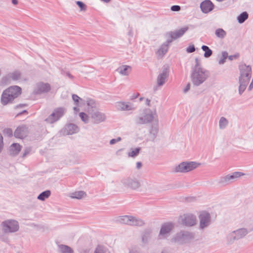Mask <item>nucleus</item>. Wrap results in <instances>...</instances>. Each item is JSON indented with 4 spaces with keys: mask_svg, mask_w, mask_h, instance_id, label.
I'll return each mask as SVG.
<instances>
[{
    "mask_svg": "<svg viewBox=\"0 0 253 253\" xmlns=\"http://www.w3.org/2000/svg\"><path fill=\"white\" fill-rule=\"evenodd\" d=\"M173 228V224L170 222L164 223L160 230L159 237L165 238Z\"/></svg>",
    "mask_w": 253,
    "mask_h": 253,
    "instance_id": "nucleus-19",
    "label": "nucleus"
},
{
    "mask_svg": "<svg viewBox=\"0 0 253 253\" xmlns=\"http://www.w3.org/2000/svg\"><path fill=\"white\" fill-rule=\"evenodd\" d=\"M4 133L8 136H10L12 135V130L10 128L5 129L4 130Z\"/></svg>",
    "mask_w": 253,
    "mask_h": 253,
    "instance_id": "nucleus-44",
    "label": "nucleus"
},
{
    "mask_svg": "<svg viewBox=\"0 0 253 253\" xmlns=\"http://www.w3.org/2000/svg\"><path fill=\"white\" fill-rule=\"evenodd\" d=\"M146 101H147V105H149V103H150V100H149L148 99H147V100H146Z\"/></svg>",
    "mask_w": 253,
    "mask_h": 253,
    "instance_id": "nucleus-57",
    "label": "nucleus"
},
{
    "mask_svg": "<svg viewBox=\"0 0 253 253\" xmlns=\"http://www.w3.org/2000/svg\"><path fill=\"white\" fill-rule=\"evenodd\" d=\"M86 194L83 191H75L70 193L69 195V197L73 199H81L86 197Z\"/></svg>",
    "mask_w": 253,
    "mask_h": 253,
    "instance_id": "nucleus-28",
    "label": "nucleus"
},
{
    "mask_svg": "<svg viewBox=\"0 0 253 253\" xmlns=\"http://www.w3.org/2000/svg\"><path fill=\"white\" fill-rule=\"evenodd\" d=\"M94 253H104V250L103 247L98 246L95 249Z\"/></svg>",
    "mask_w": 253,
    "mask_h": 253,
    "instance_id": "nucleus-41",
    "label": "nucleus"
},
{
    "mask_svg": "<svg viewBox=\"0 0 253 253\" xmlns=\"http://www.w3.org/2000/svg\"><path fill=\"white\" fill-rule=\"evenodd\" d=\"M201 8L203 12L208 13L212 10L213 4L211 1L207 0L202 2Z\"/></svg>",
    "mask_w": 253,
    "mask_h": 253,
    "instance_id": "nucleus-24",
    "label": "nucleus"
},
{
    "mask_svg": "<svg viewBox=\"0 0 253 253\" xmlns=\"http://www.w3.org/2000/svg\"><path fill=\"white\" fill-rule=\"evenodd\" d=\"M11 1H12V3L14 5H16L18 4V0H11Z\"/></svg>",
    "mask_w": 253,
    "mask_h": 253,
    "instance_id": "nucleus-51",
    "label": "nucleus"
},
{
    "mask_svg": "<svg viewBox=\"0 0 253 253\" xmlns=\"http://www.w3.org/2000/svg\"><path fill=\"white\" fill-rule=\"evenodd\" d=\"M51 195V192L49 190H46L43 192H42L41 194H40L38 197V199L39 200L43 201L45 199H47Z\"/></svg>",
    "mask_w": 253,
    "mask_h": 253,
    "instance_id": "nucleus-31",
    "label": "nucleus"
},
{
    "mask_svg": "<svg viewBox=\"0 0 253 253\" xmlns=\"http://www.w3.org/2000/svg\"><path fill=\"white\" fill-rule=\"evenodd\" d=\"M115 107L118 111H130L134 109L131 103L123 101L116 102L115 104Z\"/></svg>",
    "mask_w": 253,
    "mask_h": 253,
    "instance_id": "nucleus-15",
    "label": "nucleus"
},
{
    "mask_svg": "<svg viewBox=\"0 0 253 253\" xmlns=\"http://www.w3.org/2000/svg\"><path fill=\"white\" fill-rule=\"evenodd\" d=\"M156 118H158L156 114H153L150 110H146L136 118V122L138 124H145L153 120L155 122Z\"/></svg>",
    "mask_w": 253,
    "mask_h": 253,
    "instance_id": "nucleus-5",
    "label": "nucleus"
},
{
    "mask_svg": "<svg viewBox=\"0 0 253 253\" xmlns=\"http://www.w3.org/2000/svg\"><path fill=\"white\" fill-rule=\"evenodd\" d=\"M119 221L122 223L133 226H142L144 224L141 219L129 215L120 216Z\"/></svg>",
    "mask_w": 253,
    "mask_h": 253,
    "instance_id": "nucleus-7",
    "label": "nucleus"
},
{
    "mask_svg": "<svg viewBox=\"0 0 253 253\" xmlns=\"http://www.w3.org/2000/svg\"><path fill=\"white\" fill-rule=\"evenodd\" d=\"M142 167V164L141 162H137L136 163V168L137 169H140Z\"/></svg>",
    "mask_w": 253,
    "mask_h": 253,
    "instance_id": "nucleus-49",
    "label": "nucleus"
},
{
    "mask_svg": "<svg viewBox=\"0 0 253 253\" xmlns=\"http://www.w3.org/2000/svg\"><path fill=\"white\" fill-rule=\"evenodd\" d=\"M239 57V54H236V55H231L229 57V59L230 60H233L234 59H236L238 57Z\"/></svg>",
    "mask_w": 253,
    "mask_h": 253,
    "instance_id": "nucleus-47",
    "label": "nucleus"
},
{
    "mask_svg": "<svg viewBox=\"0 0 253 253\" xmlns=\"http://www.w3.org/2000/svg\"><path fill=\"white\" fill-rule=\"evenodd\" d=\"M131 66L123 65L118 67L117 71L122 75L127 76L131 72Z\"/></svg>",
    "mask_w": 253,
    "mask_h": 253,
    "instance_id": "nucleus-25",
    "label": "nucleus"
},
{
    "mask_svg": "<svg viewBox=\"0 0 253 253\" xmlns=\"http://www.w3.org/2000/svg\"><path fill=\"white\" fill-rule=\"evenodd\" d=\"M190 89V84H188L184 89V92H187Z\"/></svg>",
    "mask_w": 253,
    "mask_h": 253,
    "instance_id": "nucleus-54",
    "label": "nucleus"
},
{
    "mask_svg": "<svg viewBox=\"0 0 253 253\" xmlns=\"http://www.w3.org/2000/svg\"><path fill=\"white\" fill-rule=\"evenodd\" d=\"M215 35L219 38H223L226 35V32L222 29H217L215 32Z\"/></svg>",
    "mask_w": 253,
    "mask_h": 253,
    "instance_id": "nucleus-33",
    "label": "nucleus"
},
{
    "mask_svg": "<svg viewBox=\"0 0 253 253\" xmlns=\"http://www.w3.org/2000/svg\"><path fill=\"white\" fill-rule=\"evenodd\" d=\"M67 76H68L69 78H73L72 76L70 74H69V73H67Z\"/></svg>",
    "mask_w": 253,
    "mask_h": 253,
    "instance_id": "nucleus-55",
    "label": "nucleus"
},
{
    "mask_svg": "<svg viewBox=\"0 0 253 253\" xmlns=\"http://www.w3.org/2000/svg\"><path fill=\"white\" fill-rule=\"evenodd\" d=\"M170 9L173 11H179L181 9V7L179 5H173L171 7Z\"/></svg>",
    "mask_w": 253,
    "mask_h": 253,
    "instance_id": "nucleus-42",
    "label": "nucleus"
},
{
    "mask_svg": "<svg viewBox=\"0 0 253 253\" xmlns=\"http://www.w3.org/2000/svg\"><path fill=\"white\" fill-rule=\"evenodd\" d=\"M121 138L120 137H118L117 139H113L110 140V144H111V145L114 144L116 142L121 141Z\"/></svg>",
    "mask_w": 253,
    "mask_h": 253,
    "instance_id": "nucleus-45",
    "label": "nucleus"
},
{
    "mask_svg": "<svg viewBox=\"0 0 253 253\" xmlns=\"http://www.w3.org/2000/svg\"><path fill=\"white\" fill-rule=\"evenodd\" d=\"M195 50V47L193 45H189L186 49V51L188 53H191L194 52Z\"/></svg>",
    "mask_w": 253,
    "mask_h": 253,
    "instance_id": "nucleus-43",
    "label": "nucleus"
},
{
    "mask_svg": "<svg viewBox=\"0 0 253 253\" xmlns=\"http://www.w3.org/2000/svg\"><path fill=\"white\" fill-rule=\"evenodd\" d=\"M225 59L223 58H222L221 59H220V60L219 61V63L220 64H223L225 61Z\"/></svg>",
    "mask_w": 253,
    "mask_h": 253,
    "instance_id": "nucleus-52",
    "label": "nucleus"
},
{
    "mask_svg": "<svg viewBox=\"0 0 253 253\" xmlns=\"http://www.w3.org/2000/svg\"><path fill=\"white\" fill-rule=\"evenodd\" d=\"M248 17V14L244 12L238 17V20L240 23H243Z\"/></svg>",
    "mask_w": 253,
    "mask_h": 253,
    "instance_id": "nucleus-36",
    "label": "nucleus"
},
{
    "mask_svg": "<svg viewBox=\"0 0 253 253\" xmlns=\"http://www.w3.org/2000/svg\"><path fill=\"white\" fill-rule=\"evenodd\" d=\"M50 85L48 83L40 82L37 84L35 91L37 93L47 92L50 90Z\"/></svg>",
    "mask_w": 253,
    "mask_h": 253,
    "instance_id": "nucleus-21",
    "label": "nucleus"
},
{
    "mask_svg": "<svg viewBox=\"0 0 253 253\" xmlns=\"http://www.w3.org/2000/svg\"><path fill=\"white\" fill-rule=\"evenodd\" d=\"M202 49L205 51L204 56L206 58H208L211 55L212 52L208 46L203 45Z\"/></svg>",
    "mask_w": 253,
    "mask_h": 253,
    "instance_id": "nucleus-32",
    "label": "nucleus"
},
{
    "mask_svg": "<svg viewBox=\"0 0 253 253\" xmlns=\"http://www.w3.org/2000/svg\"><path fill=\"white\" fill-rule=\"evenodd\" d=\"M159 131L158 119L156 118L150 129L148 138V141H153L155 139Z\"/></svg>",
    "mask_w": 253,
    "mask_h": 253,
    "instance_id": "nucleus-13",
    "label": "nucleus"
},
{
    "mask_svg": "<svg viewBox=\"0 0 253 253\" xmlns=\"http://www.w3.org/2000/svg\"><path fill=\"white\" fill-rule=\"evenodd\" d=\"M201 166L200 163L194 161H186L180 163L173 168L176 172L186 173L198 168Z\"/></svg>",
    "mask_w": 253,
    "mask_h": 253,
    "instance_id": "nucleus-4",
    "label": "nucleus"
},
{
    "mask_svg": "<svg viewBox=\"0 0 253 253\" xmlns=\"http://www.w3.org/2000/svg\"><path fill=\"white\" fill-rule=\"evenodd\" d=\"M8 81H18L22 79V74L20 71L15 70L9 73L5 77Z\"/></svg>",
    "mask_w": 253,
    "mask_h": 253,
    "instance_id": "nucleus-23",
    "label": "nucleus"
},
{
    "mask_svg": "<svg viewBox=\"0 0 253 253\" xmlns=\"http://www.w3.org/2000/svg\"><path fill=\"white\" fill-rule=\"evenodd\" d=\"M169 76V70L168 68H164L160 73L157 79V84L159 86H162L166 83Z\"/></svg>",
    "mask_w": 253,
    "mask_h": 253,
    "instance_id": "nucleus-16",
    "label": "nucleus"
},
{
    "mask_svg": "<svg viewBox=\"0 0 253 253\" xmlns=\"http://www.w3.org/2000/svg\"><path fill=\"white\" fill-rule=\"evenodd\" d=\"M179 220L183 224L188 226H194L197 223L196 216L191 213H186L180 216Z\"/></svg>",
    "mask_w": 253,
    "mask_h": 253,
    "instance_id": "nucleus-9",
    "label": "nucleus"
},
{
    "mask_svg": "<svg viewBox=\"0 0 253 253\" xmlns=\"http://www.w3.org/2000/svg\"><path fill=\"white\" fill-rule=\"evenodd\" d=\"M222 58L226 59L228 56V53L226 52H223L222 53Z\"/></svg>",
    "mask_w": 253,
    "mask_h": 253,
    "instance_id": "nucleus-50",
    "label": "nucleus"
},
{
    "mask_svg": "<svg viewBox=\"0 0 253 253\" xmlns=\"http://www.w3.org/2000/svg\"><path fill=\"white\" fill-rule=\"evenodd\" d=\"M58 251L60 253H74L73 250L65 245H59Z\"/></svg>",
    "mask_w": 253,
    "mask_h": 253,
    "instance_id": "nucleus-29",
    "label": "nucleus"
},
{
    "mask_svg": "<svg viewBox=\"0 0 253 253\" xmlns=\"http://www.w3.org/2000/svg\"><path fill=\"white\" fill-rule=\"evenodd\" d=\"M79 128L77 126L74 124H69L67 125L64 130V133L66 134H72L78 132Z\"/></svg>",
    "mask_w": 253,
    "mask_h": 253,
    "instance_id": "nucleus-26",
    "label": "nucleus"
},
{
    "mask_svg": "<svg viewBox=\"0 0 253 253\" xmlns=\"http://www.w3.org/2000/svg\"><path fill=\"white\" fill-rule=\"evenodd\" d=\"M29 132L28 127L25 125L19 126L14 132V136L16 138L22 139L26 137Z\"/></svg>",
    "mask_w": 253,
    "mask_h": 253,
    "instance_id": "nucleus-18",
    "label": "nucleus"
},
{
    "mask_svg": "<svg viewBox=\"0 0 253 253\" xmlns=\"http://www.w3.org/2000/svg\"><path fill=\"white\" fill-rule=\"evenodd\" d=\"M21 93V88L18 86H11L5 90L1 96L2 104L6 105L17 97Z\"/></svg>",
    "mask_w": 253,
    "mask_h": 253,
    "instance_id": "nucleus-3",
    "label": "nucleus"
},
{
    "mask_svg": "<svg viewBox=\"0 0 253 253\" xmlns=\"http://www.w3.org/2000/svg\"><path fill=\"white\" fill-rule=\"evenodd\" d=\"M240 70L239 92L241 94L244 91L249 83L251 77L252 69L249 66L241 65L240 66Z\"/></svg>",
    "mask_w": 253,
    "mask_h": 253,
    "instance_id": "nucleus-2",
    "label": "nucleus"
},
{
    "mask_svg": "<svg viewBox=\"0 0 253 253\" xmlns=\"http://www.w3.org/2000/svg\"><path fill=\"white\" fill-rule=\"evenodd\" d=\"M253 88V80H252V82H251V84H250V85L249 86V89L250 90H251Z\"/></svg>",
    "mask_w": 253,
    "mask_h": 253,
    "instance_id": "nucleus-53",
    "label": "nucleus"
},
{
    "mask_svg": "<svg viewBox=\"0 0 253 253\" xmlns=\"http://www.w3.org/2000/svg\"><path fill=\"white\" fill-rule=\"evenodd\" d=\"M151 232L149 230H146L142 234V240L143 243H146L148 239L150 238Z\"/></svg>",
    "mask_w": 253,
    "mask_h": 253,
    "instance_id": "nucleus-35",
    "label": "nucleus"
},
{
    "mask_svg": "<svg viewBox=\"0 0 253 253\" xmlns=\"http://www.w3.org/2000/svg\"><path fill=\"white\" fill-rule=\"evenodd\" d=\"M80 117H81L82 120L85 123H86L88 122V116L84 113H80Z\"/></svg>",
    "mask_w": 253,
    "mask_h": 253,
    "instance_id": "nucleus-39",
    "label": "nucleus"
},
{
    "mask_svg": "<svg viewBox=\"0 0 253 253\" xmlns=\"http://www.w3.org/2000/svg\"><path fill=\"white\" fill-rule=\"evenodd\" d=\"M66 112V109L63 107L56 108L53 113L46 119L45 121L49 124H52L58 121Z\"/></svg>",
    "mask_w": 253,
    "mask_h": 253,
    "instance_id": "nucleus-8",
    "label": "nucleus"
},
{
    "mask_svg": "<svg viewBox=\"0 0 253 253\" xmlns=\"http://www.w3.org/2000/svg\"><path fill=\"white\" fill-rule=\"evenodd\" d=\"M188 27H184L181 29L173 32H170L166 34V36L168 38L167 42L170 43L172 40H176L181 37L188 30Z\"/></svg>",
    "mask_w": 253,
    "mask_h": 253,
    "instance_id": "nucleus-10",
    "label": "nucleus"
},
{
    "mask_svg": "<svg viewBox=\"0 0 253 253\" xmlns=\"http://www.w3.org/2000/svg\"><path fill=\"white\" fill-rule=\"evenodd\" d=\"M31 151V149L28 148H26L25 150V152H24V154L23 155V157H25V156H26L27 154H29L30 153Z\"/></svg>",
    "mask_w": 253,
    "mask_h": 253,
    "instance_id": "nucleus-48",
    "label": "nucleus"
},
{
    "mask_svg": "<svg viewBox=\"0 0 253 253\" xmlns=\"http://www.w3.org/2000/svg\"><path fill=\"white\" fill-rule=\"evenodd\" d=\"M228 121L224 117H221L219 120V126L221 129L224 128L228 124Z\"/></svg>",
    "mask_w": 253,
    "mask_h": 253,
    "instance_id": "nucleus-37",
    "label": "nucleus"
},
{
    "mask_svg": "<svg viewBox=\"0 0 253 253\" xmlns=\"http://www.w3.org/2000/svg\"><path fill=\"white\" fill-rule=\"evenodd\" d=\"M2 231L6 233H12L18 230L19 226L18 222L15 220H6L1 223Z\"/></svg>",
    "mask_w": 253,
    "mask_h": 253,
    "instance_id": "nucleus-6",
    "label": "nucleus"
},
{
    "mask_svg": "<svg viewBox=\"0 0 253 253\" xmlns=\"http://www.w3.org/2000/svg\"><path fill=\"white\" fill-rule=\"evenodd\" d=\"M140 150V148H136L135 149H131L128 153L129 157H134L137 156Z\"/></svg>",
    "mask_w": 253,
    "mask_h": 253,
    "instance_id": "nucleus-34",
    "label": "nucleus"
},
{
    "mask_svg": "<svg viewBox=\"0 0 253 253\" xmlns=\"http://www.w3.org/2000/svg\"><path fill=\"white\" fill-rule=\"evenodd\" d=\"M130 253H137V252L134 251L133 250H131L130 251Z\"/></svg>",
    "mask_w": 253,
    "mask_h": 253,
    "instance_id": "nucleus-56",
    "label": "nucleus"
},
{
    "mask_svg": "<svg viewBox=\"0 0 253 253\" xmlns=\"http://www.w3.org/2000/svg\"><path fill=\"white\" fill-rule=\"evenodd\" d=\"M247 233L248 232L246 229H240L231 233L230 235H228V238L230 240V241H232V239L234 240L239 239L246 236Z\"/></svg>",
    "mask_w": 253,
    "mask_h": 253,
    "instance_id": "nucleus-17",
    "label": "nucleus"
},
{
    "mask_svg": "<svg viewBox=\"0 0 253 253\" xmlns=\"http://www.w3.org/2000/svg\"><path fill=\"white\" fill-rule=\"evenodd\" d=\"M74 109L75 111H78V109L76 107H74Z\"/></svg>",
    "mask_w": 253,
    "mask_h": 253,
    "instance_id": "nucleus-58",
    "label": "nucleus"
},
{
    "mask_svg": "<svg viewBox=\"0 0 253 253\" xmlns=\"http://www.w3.org/2000/svg\"><path fill=\"white\" fill-rule=\"evenodd\" d=\"M3 138L2 136L0 134V152L1 151L2 147Z\"/></svg>",
    "mask_w": 253,
    "mask_h": 253,
    "instance_id": "nucleus-46",
    "label": "nucleus"
},
{
    "mask_svg": "<svg viewBox=\"0 0 253 253\" xmlns=\"http://www.w3.org/2000/svg\"><path fill=\"white\" fill-rule=\"evenodd\" d=\"M72 98H73V100L74 101V102L76 103V105H78V102L80 100H82L80 97H79L78 95H77L76 94H73L72 95Z\"/></svg>",
    "mask_w": 253,
    "mask_h": 253,
    "instance_id": "nucleus-40",
    "label": "nucleus"
},
{
    "mask_svg": "<svg viewBox=\"0 0 253 253\" xmlns=\"http://www.w3.org/2000/svg\"><path fill=\"white\" fill-rule=\"evenodd\" d=\"M22 146L18 143H13L9 148L10 154L13 156L17 155L21 151Z\"/></svg>",
    "mask_w": 253,
    "mask_h": 253,
    "instance_id": "nucleus-27",
    "label": "nucleus"
},
{
    "mask_svg": "<svg viewBox=\"0 0 253 253\" xmlns=\"http://www.w3.org/2000/svg\"><path fill=\"white\" fill-rule=\"evenodd\" d=\"M209 77V72L203 68L200 60L196 58L195 65L192 68L191 74V79L193 84L196 86H199L205 82Z\"/></svg>",
    "mask_w": 253,
    "mask_h": 253,
    "instance_id": "nucleus-1",
    "label": "nucleus"
},
{
    "mask_svg": "<svg viewBox=\"0 0 253 253\" xmlns=\"http://www.w3.org/2000/svg\"><path fill=\"white\" fill-rule=\"evenodd\" d=\"M200 220V227L202 229L208 226L210 222V214L205 211H202L199 214Z\"/></svg>",
    "mask_w": 253,
    "mask_h": 253,
    "instance_id": "nucleus-14",
    "label": "nucleus"
},
{
    "mask_svg": "<svg viewBox=\"0 0 253 253\" xmlns=\"http://www.w3.org/2000/svg\"><path fill=\"white\" fill-rule=\"evenodd\" d=\"M192 238L193 235L191 233L188 232H181L177 234L173 241L180 243H183L187 242Z\"/></svg>",
    "mask_w": 253,
    "mask_h": 253,
    "instance_id": "nucleus-12",
    "label": "nucleus"
},
{
    "mask_svg": "<svg viewBox=\"0 0 253 253\" xmlns=\"http://www.w3.org/2000/svg\"><path fill=\"white\" fill-rule=\"evenodd\" d=\"M76 3L78 5V6L80 7L81 11H85V10H86V6L83 2L80 1H76Z\"/></svg>",
    "mask_w": 253,
    "mask_h": 253,
    "instance_id": "nucleus-38",
    "label": "nucleus"
},
{
    "mask_svg": "<svg viewBox=\"0 0 253 253\" xmlns=\"http://www.w3.org/2000/svg\"><path fill=\"white\" fill-rule=\"evenodd\" d=\"M244 174L240 172H235L233 173L232 174H228L224 177H222L220 179V183L221 184L228 183L230 181L234 180V179L237 178L242 175H244Z\"/></svg>",
    "mask_w": 253,
    "mask_h": 253,
    "instance_id": "nucleus-20",
    "label": "nucleus"
},
{
    "mask_svg": "<svg viewBox=\"0 0 253 253\" xmlns=\"http://www.w3.org/2000/svg\"><path fill=\"white\" fill-rule=\"evenodd\" d=\"M123 184L126 187L132 190H136L141 186L139 180L133 177H127L124 179Z\"/></svg>",
    "mask_w": 253,
    "mask_h": 253,
    "instance_id": "nucleus-11",
    "label": "nucleus"
},
{
    "mask_svg": "<svg viewBox=\"0 0 253 253\" xmlns=\"http://www.w3.org/2000/svg\"><path fill=\"white\" fill-rule=\"evenodd\" d=\"M169 44V43H168V42H167L166 43H164L162 45V46L160 47V48L157 51V54L158 55L163 56V55L166 53L168 49Z\"/></svg>",
    "mask_w": 253,
    "mask_h": 253,
    "instance_id": "nucleus-30",
    "label": "nucleus"
},
{
    "mask_svg": "<svg viewBox=\"0 0 253 253\" xmlns=\"http://www.w3.org/2000/svg\"><path fill=\"white\" fill-rule=\"evenodd\" d=\"M91 117L93 122L97 124L101 123L106 119L105 114L98 111H93L91 114Z\"/></svg>",
    "mask_w": 253,
    "mask_h": 253,
    "instance_id": "nucleus-22",
    "label": "nucleus"
}]
</instances>
